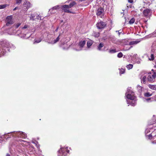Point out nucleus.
Wrapping results in <instances>:
<instances>
[{"mask_svg": "<svg viewBox=\"0 0 156 156\" xmlns=\"http://www.w3.org/2000/svg\"><path fill=\"white\" fill-rule=\"evenodd\" d=\"M14 48L15 46L8 41H0V56L4 55L7 51H9L10 48Z\"/></svg>", "mask_w": 156, "mask_h": 156, "instance_id": "f257e3e1", "label": "nucleus"}, {"mask_svg": "<svg viewBox=\"0 0 156 156\" xmlns=\"http://www.w3.org/2000/svg\"><path fill=\"white\" fill-rule=\"evenodd\" d=\"M125 95L127 99V103L132 106H134L136 104V101L135 100L136 97L134 96V93L131 90V87H128Z\"/></svg>", "mask_w": 156, "mask_h": 156, "instance_id": "f03ea898", "label": "nucleus"}, {"mask_svg": "<svg viewBox=\"0 0 156 156\" xmlns=\"http://www.w3.org/2000/svg\"><path fill=\"white\" fill-rule=\"evenodd\" d=\"M76 3L75 2L73 1L70 3L69 5H63L62 7H63V10L65 12L73 13L69 9L71 8L75 5H76Z\"/></svg>", "mask_w": 156, "mask_h": 156, "instance_id": "7ed1b4c3", "label": "nucleus"}, {"mask_svg": "<svg viewBox=\"0 0 156 156\" xmlns=\"http://www.w3.org/2000/svg\"><path fill=\"white\" fill-rule=\"evenodd\" d=\"M150 132L149 129H147L145 131V133H146V136H147L149 139H153L154 140L152 142L153 144H156V134L155 135V132L153 131L152 133L149 134V135H147V133Z\"/></svg>", "mask_w": 156, "mask_h": 156, "instance_id": "20e7f679", "label": "nucleus"}, {"mask_svg": "<svg viewBox=\"0 0 156 156\" xmlns=\"http://www.w3.org/2000/svg\"><path fill=\"white\" fill-rule=\"evenodd\" d=\"M68 147H63L60 145V148L58 151V156H66V153H69V150H67Z\"/></svg>", "mask_w": 156, "mask_h": 156, "instance_id": "39448f33", "label": "nucleus"}, {"mask_svg": "<svg viewBox=\"0 0 156 156\" xmlns=\"http://www.w3.org/2000/svg\"><path fill=\"white\" fill-rule=\"evenodd\" d=\"M107 38L112 43L116 44H120L122 43L121 40L117 39L114 36L110 35Z\"/></svg>", "mask_w": 156, "mask_h": 156, "instance_id": "423d86ee", "label": "nucleus"}, {"mask_svg": "<svg viewBox=\"0 0 156 156\" xmlns=\"http://www.w3.org/2000/svg\"><path fill=\"white\" fill-rule=\"evenodd\" d=\"M13 137H18L24 139L27 137V134L21 131H18L14 132L12 135Z\"/></svg>", "mask_w": 156, "mask_h": 156, "instance_id": "0eeeda50", "label": "nucleus"}, {"mask_svg": "<svg viewBox=\"0 0 156 156\" xmlns=\"http://www.w3.org/2000/svg\"><path fill=\"white\" fill-rule=\"evenodd\" d=\"M20 25V23H18L17 24L13 25L12 28H11L8 31V33L10 35H12L15 34L16 30L15 29L18 28Z\"/></svg>", "mask_w": 156, "mask_h": 156, "instance_id": "6e6552de", "label": "nucleus"}, {"mask_svg": "<svg viewBox=\"0 0 156 156\" xmlns=\"http://www.w3.org/2000/svg\"><path fill=\"white\" fill-rule=\"evenodd\" d=\"M106 24H107L105 22L101 21L97 23L96 26L98 29H102L105 27Z\"/></svg>", "mask_w": 156, "mask_h": 156, "instance_id": "1a4fd4ad", "label": "nucleus"}, {"mask_svg": "<svg viewBox=\"0 0 156 156\" xmlns=\"http://www.w3.org/2000/svg\"><path fill=\"white\" fill-rule=\"evenodd\" d=\"M156 77V73H154L153 75H149L147 76L148 81L150 83L153 82Z\"/></svg>", "mask_w": 156, "mask_h": 156, "instance_id": "9d476101", "label": "nucleus"}, {"mask_svg": "<svg viewBox=\"0 0 156 156\" xmlns=\"http://www.w3.org/2000/svg\"><path fill=\"white\" fill-rule=\"evenodd\" d=\"M63 5H57L52 7V8L49 9V11L52 14H53L55 12H53V10L58 11L60 8L63 10V7H62Z\"/></svg>", "mask_w": 156, "mask_h": 156, "instance_id": "9b49d317", "label": "nucleus"}, {"mask_svg": "<svg viewBox=\"0 0 156 156\" xmlns=\"http://www.w3.org/2000/svg\"><path fill=\"white\" fill-rule=\"evenodd\" d=\"M6 25L7 26H9L10 25L13 23L11 16H8L6 17Z\"/></svg>", "mask_w": 156, "mask_h": 156, "instance_id": "f8f14e48", "label": "nucleus"}, {"mask_svg": "<svg viewBox=\"0 0 156 156\" xmlns=\"http://www.w3.org/2000/svg\"><path fill=\"white\" fill-rule=\"evenodd\" d=\"M147 73H145L144 75H143L141 76L140 77V79L141 82L144 84H146L147 82L148 81L147 80Z\"/></svg>", "mask_w": 156, "mask_h": 156, "instance_id": "ddd939ff", "label": "nucleus"}, {"mask_svg": "<svg viewBox=\"0 0 156 156\" xmlns=\"http://www.w3.org/2000/svg\"><path fill=\"white\" fill-rule=\"evenodd\" d=\"M143 14L145 17H148L151 15V12L150 9H146L144 10L143 12Z\"/></svg>", "mask_w": 156, "mask_h": 156, "instance_id": "4468645a", "label": "nucleus"}, {"mask_svg": "<svg viewBox=\"0 0 156 156\" xmlns=\"http://www.w3.org/2000/svg\"><path fill=\"white\" fill-rule=\"evenodd\" d=\"M39 18H40V17L39 15L36 13L31 14L30 17V19L33 20H35L36 19L38 20Z\"/></svg>", "mask_w": 156, "mask_h": 156, "instance_id": "2eb2a0df", "label": "nucleus"}, {"mask_svg": "<svg viewBox=\"0 0 156 156\" xmlns=\"http://www.w3.org/2000/svg\"><path fill=\"white\" fill-rule=\"evenodd\" d=\"M61 33H59L58 36L56 38V39H55L54 40H49V41L48 42V43L49 44H54L56 43L57 42H58L60 39L59 37L61 35Z\"/></svg>", "mask_w": 156, "mask_h": 156, "instance_id": "dca6fc26", "label": "nucleus"}, {"mask_svg": "<svg viewBox=\"0 0 156 156\" xmlns=\"http://www.w3.org/2000/svg\"><path fill=\"white\" fill-rule=\"evenodd\" d=\"M104 12V10L102 8H99L97 10V15L98 16H103Z\"/></svg>", "mask_w": 156, "mask_h": 156, "instance_id": "f3484780", "label": "nucleus"}, {"mask_svg": "<svg viewBox=\"0 0 156 156\" xmlns=\"http://www.w3.org/2000/svg\"><path fill=\"white\" fill-rule=\"evenodd\" d=\"M86 43L85 41H81L80 42L79 44V46H80V49H76V51H79L82 50V48L83 47Z\"/></svg>", "mask_w": 156, "mask_h": 156, "instance_id": "a211bd4d", "label": "nucleus"}, {"mask_svg": "<svg viewBox=\"0 0 156 156\" xmlns=\"http://www.w3.org/2000/svg\"><path fill=\"white\" fill-rule=\"evenodd\" d=\"M24 6L27 7L26 8L27 9L30 8L31 6V5L29 2H26L24 4Z\"/></svg>", "mask_w": 156, "mask_h": 156, "instance_id": "6ab92c4d", "label": "nucleus"}, {"mask_svg": "<svg viewBox=\"0 0 156 156\" xmlns=\"http://www.w3.org/2000/svg\"><path fill=\"white\" fill-rule=\"evenodd\" d=\"M104 44L103 43H100L97 47V49L100 51H102L101 48L104 46Z\"/></svg>", "mask_w": 156, "mask_h": 156, "instance_id": "aec40b11", "label": "nucleus"}, {"mask_svg": "<svg viewBox=\"0 0 156 156\" xmlns=\"http://www.w3.org/2000/svg\"><path fill=\"white\" fill-rule=\"evenodd\" d=\"M148 87L151 89L156 90V85H153L149 84Z\"/></svg>", "mask_w": 156, "mask_h": 156, "instance_id": "412c9836", "label": "nucleus"}, {"mask_svg": "<svg viewBox=\"0 0 156 156\" xmlns=\"http://www.w3.org/2000/svg\"><path fill=\"white\" fill-rule=\"evenodd\" d=\"M151 99H153V98H144L143 99V101L144 102H150L152 101L151 100Z\"/></svg>", "mask_w": 156, "mask_h": 156, "instance_id": "4be33fe9", "label": "nucleus"}, {"mask_svg": "<svg viewBox=\"0 0 156 156\" xmlns=\"http://www.w3.org/2000/svg\"><path fill=\"white\" fill-rule=\"evenodd\" d=\"M140 42V41H133L130 42L129 43V44L130 45H133L134 44H136L139 43Z\"/></svg>", "mask_w": 156, "mask_h": 156, "instance_id": "5701e85b", "label": "nucleus"}, {"mask_svg": "<svg viewBox=\"0 0 156 156\" xmlns=\"http://www.w3.org/2000/svg\"><path fill=\"white\" fill-rule=\"evenodd\" d=\"M29 27L27 25H25L24 27L22 28V32H24L26 31V29H27V30H28L29 29Z\"/></svg>", "mask_w": 156, "mask_h": 156, "instance_id": "b1692460", "label": "nucleus"}, {"mask_svg": "<svg viewBox=\"0 0 156 156\" xmlns=\"http://www.w3.org/2000/svg\"><path fill=\"white\" fill-rule=\"evenodd\" d=\"M117 52L115 49H112L110 48L108 51V52L111 54L115 53Z\"/></svg>", "mask_w": 156, "mask_h": 156, "instance_id": "393cba45", "label": "nucleus"}, {"mask_svg": "<svg viewBox=\"0 0 156 156\" xmlns=\"http://www.w3.org/2000/svg\"><path fill=\"white\" fill-rule=\"evenodd\" d=\"M42 38H39L38 39H35V42H35L37 43H39L41 42V41H42Z\"/></svg>", "mask_w": 156, "mask_h": 156, "instance_id": "a878e982", "label": "nucleus"}, {"mask_svg": "<svg viewBox=\"0 0 156 156\" xmlns=\"http://www.w3.org/2000/svg\"><path fill=\"white\" fill-rule=\"evenodd\" d=\"M93 35L95 37H98L100 35V33L98 32H94L93 33Z\"/></svg>", "mask_w": 156, "mask_h": 156, "instance_id": "bb28decb", "label": "nucleus"}, {"mask_svg": "<svg viewBox=\"0 0 156 156\" xmlns=\"http://www.w3.org/2000/svg\"><path fill=\"white\" fill-rule=\"evenodd\" d=\"M133 65L131 64H129L128 65H127L126 66L127 68L129 70L132 69L133 67Z\"/></svg>", "mask_w": 156, "mask_h": 156, "instance_id": "cd10ccee", "label": "nucleus"}, {"mask_svg": "<svg viewBox=\"0 0 156 156\" xmlns=\"http://www.w3.org/2000/svg\"><path fill=\"white\" fill-rule=\"evenodd\" d=\"M8 6V4L1 5H0V9H4Z\"/></svg>", "mask_w": 156, "mask_h": 156, "instance_id": "c85d7f7f", "label": "nucleus"}, {"mask_svg": "<svg viewBox=\"0 0 156 156\" xmlns=\"http://www.w3.org/2000/svg\"><path fill=\"white\" fill-rule=\"evenodd\" d=\"M152 95V94H150V93L148 92L145 93L144 94V96L146 97H150Z\"/></svg>", "mask_w": 156, "mask_h": 156, "instance_id": "c756f323", "label": "nucleus"}, {"mask_svg": "<svg viewBox=\"0 0 156 156\" xmlns=\"http://www.w3.org/2000/svg\"><path fill=\"white\" fill-rule=\"evenodd\" d=\"M135 20L134 18H132L131 19L129 22V23L130 24H132L135 22Z\"/></svg>", "mask_w": 156, "mask_h": 156, "instance_id": "7c9ffc66", "label": "nucleus"}, {"mask_svg": "<svg viewBox=\"0 0 156 156\" xmlns=\"http://www.w3.org/2000/svg\"><path fill=\"white\" fill-rule=\"evenodd\" d=\"M32 143L34 144H35L36 146L37 147V148H38L39 147V145L38 144V142L36 141H34L32 140Z\"/></svg>", "mask_w": 156, "mask_h": 156, "instance_id": "2f4dec72", "label": "nucleus"}, {"mask_svg": "<svg viewBox=\"0 0 156 156\" xmlns=\"http://www.w3.org/2000/svg\"><path fill=\"white\" fill-rule=\"evenodd\" d=\"M125 69H124L121 68L120 69L119 73L120 74H123L125 72Z\"/></svg>", "mask_w": 156, "mask_h": 156, "instance_id": "473e14b6", "label": "nucleus"}, {"mask_svg": "<svg viewBox=\"0 0 156 156\" xmlns=\"http://www.w3.org/2000/svg\"><path fill=\"white\" fill-rule=\"evenodd\" d=\"M150 60L152 61L154 59V57L153 54H151V55L150 58H149Z\"/></svg>", "mask_w": 156, "mask_h": 156, "instance_id": "72a5a7b5", "label": "nucleus"}, {"mask_svg": "<svg viewBox=\"0 0 156 156\" xmlns=\"http://www.w3.org/2000/svg\"><path fill=\"white\" fill-rule=\"evenodd\" d=\"M122 56H123L122 53V52H120L118 54L117 57L118 58H121V57H122Z\"/></svg>", "mask_w": 156, "mask_h": 156, "instance_id": "f704fd0d", "label": "nucleus"}, {"mask_svg": "<svg viewBox=\"0 0 156 156\" xmlns=\"http://www.w3.org/2000/svg\"><path fill=\"white\" fill-rule=\"evenodd\" d=\"M92 44L90 41H88L87 43V47L88 48L90 47V46H91L92 45Z\"/></svg>", "mask_w": 156, "mask_h": 156, "instance_id": "c9c22d12", "label": "nucleus"}, {"mask_svg": "<svg viewBox=\"0 0 156 156\" xmlns=\"http://www.w3.org/2000/svg\"><path fill=\"white\" fill-rule=\"evenodd\" d=\"M155 116V115H153V123H151V124H153L154 123V122H155L156 121V119L155 118H154V117Z\"/></svg>", "mask_w": 156, "mask_h": 156, "instance_id": "e433bc0d", "label": "nucleus"}, {"mask_svg": "<svg viewBox=\"0 0 156 156\" xmlns=\"http://www.w3.org/2000/svg\"><path fill=\"white\" fill-rule=\"evenodd\" d=\"M21 2V0H16V3L17 4H20Z\"/></svg>", "mask_w": 156, "mask_h": 156, "instance_id": "4c0bfd02", "label": "nucleus"}, {"mask_svg": "<svg viewBox=\"0 0 156 156\" xmlns=\"http://www.w3.org/2000/svg\"><path fill=\"white\" fill-rule=\"evenodd\" d=\"M24 35H25V36H24L23 37H26L25 38H28V37H30V36L31 35V34H29V35H28V36H27V37H26V34H25Z\"/></svg>", "mask_w": 156, "mask_h": 156, "instance_id": "58836bf2", "label": "nucleus"}, {"mask_svg": "<svg viewBox=\"0 0 156 156\" xmlns=\"http://www.w3.org/2000/svg\"><path fill=\"white\" fill-rule=\"evenodd\" d=\"M118 35L119 36L120 35L121 33H122V31L121 30H118Z\"/></svg>", "mask_w": 156, "mask_h": 156, "instance_id": "ea45409f", "label": "nucleus"}, {"mask_svg": "<svg viewBox=\"0 0 156 156\" xmlns=\"http://www.w3.org/2000/svg\"><path fill=\"white\" fill-rule=\"evenodd\" d=\"M128 2L130 3H132L133 2V0H128Z\"/></svg>", "mask_w": 156, "mask_h": 156, "instance_id": "a19ab883", "label": "nucleus"}, {"mask_svg": "<svg viewBox=\"0 0 156 156\" xmlns=\"http://www.w3.org/2000/svg\"><path fill=\"white\" fill-rule=\"evenodd\" d=\"M58 27H57V28L55 30V31L56 32H57L58 30Z\"/></svg>", "mask_w": 156, "mask_h": 156, "instance_id": "79ce46f5", "label": "nucleus"}, {"mask_svg": "<svg viewBox=\"0 0 156 156\" xmlns=\"http://www.w3.org/2000/svg\"><path fill=\"white\" fill-rule=\"evenodd\" d=\"M8 134H9L8 135V136H10V135H9V134H10V136L11 135V134L10 133H8ZM9 137L8 138H9ZM8 138V137H7V139Z\"/></svg>", "mask_w": 156, "mask_h": 156, "instance_id": "37998d69", "label": "nucleus"}, {"mask_svg": "<svg viewBox=\"0 0 156 156\" xmlns=\"http://www.w3.org/2000/svg\"><path fill=\"white\" fill-rule=\"evenodd\" d=\"M20 140V141H21V142H22H22H25V143H26V142L25 141L23 140Z\"/></svg>", "mask_w": 156, "mask_h": 156, "instance_id": "c03bdc74", "label": "nucleus"}, {"mask_svg": "<svg viewBox=\"0 0 156 156\" xmlns=\"http://www.w3.org/2000/svg\"><path fill=\"white\" fill-rule=\"evenodd\" d=\"M17 8V7H15L14 9H13V10H16Z\"/></svg>", "mask_w": 156, "mask_h": 156, "instance_id": "a18cd8bd", "label": "nucleus"}, {"mask_svg": "<svg viewBox=\"0 0 156 156\" xmlns=\"http://www.w3.org/2000/svg\"><path fill=\"white\" fill-rule=\"evenodd\" d=\"M6 156H10V155L9 154H6Z\"/></svg>", "mask_w": 156, "mask_h": 156, "instance_id": "49530a36", "label": "nucleus"}, {"mask_svg": "<svg viewBox=\"0 0 156 156\" xmlns=\"http://www.w3.org/2000/svg\"><path fill=\"white\" fill-rule=\"evenodd\" d=\"M137 62V63H138V64H139V63H140V61H138V62Z\"/></svg>", "mask_w": 156, "mask_h": 156, "instance_id": "de8ad7c7", "label": "nucleus"}, {"mask_svg": "<svg viewBox=\"0 0 156 156\" xmlns=\"http://www.w3.org/2000/svg\"><path fill=\"white\" fill-rule=\"evenodd\" d=\"M116 32H118V30H117V31H116Z\"/></svg>", "mask_w": 156, "mask_h": 156, "instance_id": "09e8293b", "label": "nucleus"}, {"mask_svg": "<svg viewBox=\"0 0 156 156\" xmlns=\"http://www.w3.org/2000/svg\"><path fill=\"white\" fill-rule=\"evenodd\" d=\"M154 67H155L156 68V65L154 66Z\"/></svg>", "mask_w": 156, "mask_h": 156, "instance_id": "8fccbe9b", "label": "nucleus"}, {"mask_svg": "<svg viewBox=\"0 0 156 156\" xmlns=\"http://www.w3.org/2000/svg\"><path fill=\"white\" fill-rule=\"evenodd\" d=\"M21 152H23V150H22L21 151Z\"/></svg>", "mask_w": 156, "mask_h": 156, "instance_id": "3c124183", "label": "nucleus"}]
</instances>
